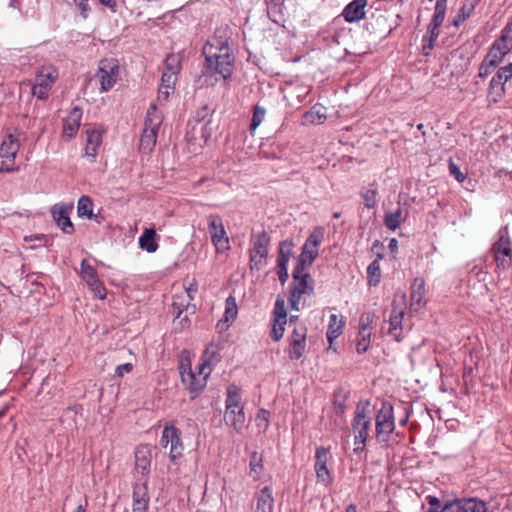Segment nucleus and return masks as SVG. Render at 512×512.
<instances>
[{"mask_svg": "<svg viewBox=\"0 0 512 512\" xmlns=\"http://www.w3.org/2000/svg\"><path fill=\"white\" fill-rule=\"evenodd\" d=\"M342 329H343L342 319H338V316L336 314H332L330 316V323H329L328 330H327V339H328L330 345L336 338H338L341 335Z\"/></svg>", "mask_w": 512, "mask_h": 512, "instance_id": "nucleus-32", "label": "nucleus"}, {"mask_svg": "<svg viewBox=\"0 0 512 512\" xmlns=\"http://www.w3.org/2000/svg\"><path fill=\"white\" fill-rule=\"evenodd\" d=\"M132 364L131 363H125L122 365L117 366L115 373L117 376L122 377L126 373H130L132 371Z\"/></svg>", "mask_w": 512, "mask_h": 512, "instance_id": "nucleus-59", "label": "nucleus"}, {"mask_svg": "<svg viewBox=\"0 0 512 512\" xmlns=\"http://www.w3.org/2000/svg\"><path fill=\"white\" fill-rule=\"evenodd\" d=\"M266 110L263 107L255 106L250 128L255 130L264 120Z\"/></svg>", "mask_w": 512, "mask_h": 512, "instance_id": "nucleus-47", "label": "nucleus"}, {"mask_svg": "<svg viewBox=\"0 0 512 512\" xmlns=\"http://www.w3.org/2000/svg\"><path fill=\"white\" fill-rule=\"evenodd\" d=\"M330 458V452L328 448L323 446L317 447L315 452V464L314 469L316 472L317 482L328 487L332 484L333 478L331 472L327 468V462Z\"/></svg>", "mask_w": 512, "mask_h": 512, "instance_id": "nucleus-15", "label": "nucleus"}, {"mask_svg": "<svg viewBox=\"0 0 512 512\" xmlns=\"http://www.w3.org/2000/svg\"><path fill=\"white\" fill-rule=\"evenodd\" d=\"M274 319L277 322H287V312L285 308V301L282 298H277L273 311Z\"/></svg>", "mask_w": 512, "mask_h": 512, "instance_id": "nucleus-42", "label": "nucleus"}, {"mask_svg": "<svg viewBox=\"0 0 512 512\" xmlns=\"http://www.w3.org/2000/svg\"><path fill=\"white\" fill-rule=\"evenodd\" d=\"M157 234L152 228L144 230L143 234L139 237V246L146 250L148 253H154L158 249L156 242Z\"/></svg>", "mask_w": 512, "mask_h": 512, "instance_id": "nucleus-27", "label": "nucleus"}, {"mask_svg": "<svg viewBox=\"0 0 512 512\" xmlns=\"http://www.w3.org/2000/svg\"><path fill=\"white\" fill-rule=\"evenodd\" d=\"M506 94L505 86L501 85H491L489 84L487 99L489 103H498L500 102Z\"/></svg>", "mask_w": 512, "mask_h": 512, "instance_id": "nucleus-39", "label": "nucleus"}, {"mask_svg": "<svg viewBox=\"0 0 512 512\" xmlns=\"http://www.w3.org/2000/svg\"><path fill=\"white\" fill-rule=\"evenodd\" d=\"M237 315V306L235 298L232 296H229L226 299V309H225V317L228 321L229 319H234Z\"/></svg>", "mask_w": 512, "mask_h": 512, "instance_id": "nucleus-50", "label": "nucleus"}, {"mask_svg": "<svg viewBox=\"0 0 512 512\" xmlns=\"http://www.w3.org/2000/svg\"><path fill=\"white\" fill-rule=\"evenodd\" d=\"M318 256V247L309 245V242L306 240L305 244L302 247V252L299 256L298 262L296 266H301L303 268H308L311 266L313 261Z\"/></svg>", "mask_w": 512, "mask_h": 512, "instance_id": "nucleus-26", "label": "nucleus"}, {"mask_svg": "<svg viewBox=\"0 0 512 512\" xmlns=\"http://www.w3.org/2000/svg\"><path fill=\"white\" fill-rule=\"evenodd\" d=\"M81 276L90 287L94 296L103 300L106 297V288L97 276L95 269L88 263L86 259L81 262Z\"/></svg>", "mask_w": 512, "mask_h": 512, "instance_id": "nucleus-16", "label": "nucleus"}, {"mask_svg": "<svg viewBox=\"0 0 512 512\" xmlns=\"http://www.w3.org/2000/svg\"><path fill=\"white\" fill-rule=\"evenodd\" d=\"M512 78V63L500 67L490 80L491 85H503Z\"/></svg>", "mask_w": 512, "mask_h": 512, "instance_id": "nucleus-33", "label": "nucleus"}, {"mask_svg": "<svg viewBox=\"0 0 512 512\" xmlns=\"http://www.w3.org/2000/svg\"><path fill=\"white\" fill-rule=\"evenodd\" d=\"M379 245L380 242L376 240L372 246V251L376 254V259L367 267V281L369 286H377L381 282L382 273L380 260L383 258L384 254L378 250Z\"/></svg>", "mask_w": 512, "mask_h": 512, "instance_id": "nucleus-17", "label": "nucleus"}, {"mask_svg": "<svg viewBox=\"0 0 512 512\" xmlns=\"http://www.w3.org/2000/svg\"><path fill=\"white\" fill-rule=\"evenodd\" d=\"M364 201L367 208H372L375 205V192L367 191L364 194Z\"/></svg>", "mask_w": 512, "mask_h": 512, "instance_id": "nucleus-60", "label": "nucleus"}, {"mask_svg": "<svg viewBox=\"0 0 512 512\" xmlns=\"http://www.w3.org/2000/svg\"><path fill=\"white\" fill-rule=\"evenodd\" d=\"M176 428L175 427H165L162 431V436H161V439H160V444L164 447V448H167L169 447L170 448V434H171V431H175Z\"/></svg>", "mask_w": 512, "mask_h": 512, "instance_id": "nucleus-56", "label": "nucleus"}, {"mask_svg": "<svg viewBox=\"0 0 512 512\" xmlns=\"http://www.w3.org/2000/svg\"><path fill=\"white\" fill-rule=\"evenodd\" d=\"M101 142L102 135L100 131L94 129L86 131L85 155L90 157L92 161L96 158L97 150Z\"/></svg>", "mask_w": 512, "mask_h": 512, "instance_id": "nucleus-24", "label": "nucleus"}, {"mask_svg": "<svg viewBox=\"0 0 512 512\" xmlns=\"http://www.w3.org/2000/svg\"><path fill=\"white\" fill-rule=\"evenodd\" d=\"M406 310V295H396L392 303V311L389 319L388 334L393 337L395 342H400L403 338L402 320Z\"/></svg>", "mask_w": 512, "mask_h": 512, "instance_id": "nucleus-12", "label": "nucleus"}, {"mask_svg": "<svg viewBox=\"0 0 512 512\" xmlns=\"http://www.w3.org/2000/svg\"><path fill=\"white\" fill-rule=\"evenodd\" d=\"M442 512H487V505L478 498H459L447 502Z\"/></svg>", "mask_w": 512, "mask_h": 512, "instance_id": "nucleus-14", "label": "nucleus"}, {"mask_svg": "<svg viewBox=\"0 0 512 512\" xmlns=\"http://www.w3.org/2000/svg\"><path fill=\"white\" fill-rule=\"evenodd\" d=\"M278 267V277L282 284H284L288 279V269L287 266H277Z\"/></svg>", "mask_w": 512, "mask_h": 512, "instance_id": "nucleus-63", "label": "nucleus"}, {"mask_svg": "<svg viewBox=\"0 0 512 512\" xmlns=\"http://www.w3.org/2000/svg\"><path fill=\"white\" fill-rule=\"evenodd\" d=\"M373 320V315L370 313H364L360 316L359 320V336L370 337V323Z\"/></svg>", "mask_w": 512, "mask_h": 512, "instance_id": "nucleus-41", "label": "nucleus"}, {"mask_svg": "<svg viewBox=\"0 0 512 512\" xmlns=\"http://www.w3.org/2000/svg\"><path fill=\"white\" fill-rule=\"evenodd\" d=\"M389 411H390V414L388 415L386 413V420H385V423H386V431H393L394 430V417L392 415L393 413V407L392 406H389Z\"/></svg>", "mask_w": 512, "mask_h": 512, "instance_id": "nucleus-62", "label": "nucleus"}, {"mask_svg": "<svg viewBox=\"0 0 512 512\" xmlns=\"http://www.w3.org/2000/svg\"><path fill=\"white\" fill-rule=\"evenodd\" d=\"M217 353L216 346L209 345L204 351L202 362L197 367L198 371L194 372L189 363L181 361L180 375L183 384L191 394V398H195L204 389L207 383V378L210 374V365Z\"/></svg>", "mask_w": 512, "mask_h": 512, "instance_id": "nucleus-2", "label": "nucleus"}, {"mask_svg": "<svg viewBox=\"0 0 512 512\" xmlns=\"http://www.w3.org/2000/svg\"><path fill=\"white\" fill-rule=\"evenodd\" d=\"M429 508L426 512H442L443 506L441 505L440 500L435 496L427 497Z\"/></svg>", "mask_w": 512, "mask_h": 512, "instance_id": "nucleus-54", "label": "nucleus"}, {"mask_svg": "<svg viewBox=\"0 0 512 512\" xmlns=\"http://www.w3.org/2000/svg\"><path fill=\"white\" fill-rule=\"evenodd\" d=\"M307 268L295 266L293 270V286L290 291L289 304L291 309L298 311L300 301L305 295L310 296L313 293L312 278L306 272Z\"/></svg>", "mask_w": 512, "mask_h": 512, "instance_id": "nucleus-4", "label": "nucleus"}, {"mask_svg": "<svg viewBox=\"0 0 512 512\" xmlns=\"http://www.w3.org/2000/svg\"><path fill=\"white\" fill-rule=\"evenodd\" d=\"M172 306L177 318L181 316L183 311H187L189 308L192 311L195 309V306H190V300L182 293L174 295Z\"/></svg>", "mask_w": 512, "mask_h": 512, "instance_id": "nucleus-35", "label": "nucleus"}, {"mask_svg": "<svg viewBox=\"0 0 512 512\" xmlns=\"http://www.w3.org/2000/svg\"><path fill=\"white\" fill-rule=\"evenodd\" d=\"M71 209L72 207L55 205L51 210L54 221L65 234H72L74 232V226L69 218Z\"/></svg>", "mask_w": 512, "mask_h": 512, "instance_id": "nucleus-18", "label": "nucleus"}, {"mask_svg": "<svg viewBox=\"0 0 512 512\" xmlns=\"http://www.w3.org/2000/svg\"><path fill=\"white\" fill-rule=\"evenodd\" d=\"M306 343H298L297 341H290L288 353L292 360H298L302 357L305 351Z\"/></svg>", "mask_w": 512, "mask_h": 512, "instance_id": "nucleus-44", "label": "nucleus"}, {"mask_svg": "<svg viewBox=\"0 0 512 512\" xmlns=\"http://www.w3.org/2000/svg\"><path fill=\"white\" fill-rule=\"evenodd\" d=\"M198 291V285L195 280H193L188 287H185V290L182 292L187 298L192 301L194 299V295Z\"/></svg>", "mask_w": 512, "mask_h": 512, "instance_id": "nucleus-57", "label": "nucleus"}, {"mask_svg": "<svg viewBox=\"0 0 512 512\" xmlns=\"http://www.w3.org/2000/svg\"><path fill=\"white\" fill-rule=\"evenodd\" d=\"M325 119L324 107L321 105H314L303 115V122L305 124H321Z\"/></svg>", "mask_w": 512, "mask_h": 512, "instance_id": "nucleus-31", "label": "nucleus"}, {"mask_svg": "<svg viewBox=\"0 0 512 512\" xmlns=\"http://www.w3.org/2000/svg\"><path fill=\"white\" fill-rule=\"evenodd\" d=\"M495 69H496V67H494L492 64L488 63L485 59H483V61L481 62L480 66H479L478 76L481 78L487 77Z\"/></svg>", "mask_w": 512, "mask_h": 512, "instance_id": "nucleus-55", "label": "nucleus"}, {"mask_svg": "<svg viewBox=\"0 0 512 512\" xmlns=\"http://www.w3.org/2000/svg\"><path fill=\"white\" fill-rule=\"evenodd\" d=\"M224 420L227 425L232 426L237 432H241L245 427V414L241 396L239 388L235 385H230L227 389Z\"/></svg>", "mask_w": 512, "mask_h": 512, "instance_id": "nucleus-3", "label": "nucleus"}, {"mask_svg": "<svg viewBox=\"0 0 512 512\" xmlns=\"http://www.w3.org/2000/svg\"><path fill=\"white\" fill-rule=\"evenodd\" d=\"M404 219L402 210L398 207L394 212L386 214V228L395 230Z\"/></svg>", "mask_w": 512, "mask_h": 512, "instance_id": "nucleus-40", "label": "nucleus"}, {"mask_svg": "<svg viewBox=\"0 0 512 512\" xmlns=\"http://www.w3.org/2000/svg\"><path fill=\"white\" fill-rule=\"evenodd\" d=\"M88 0H74V2L77 4V6L79 7L80 11H81V14L84 18L87 17V13L89 12L90 8H89V5L87 3Z\"/></svg>", "mask_w": 512, "mask_h": 512, "instance_id": "nucleus-61", "label": "nucleus"}, {"mask_svg": "<svg viewBox=\"0 0 512 512\" xmlns=\"http://www.w3.org/2000/svg\"><path fill=\"white\" fill-rule=\"evenodd\" d=\"M292 252V243L282 241L279 245V253L277 257V266H287Z\"/></svg>", "mask_w": 512, "mask_h": 512, "instance_id": "nucleus-38", "label": "nucleus"}, {"mask_svg": "<svg viewBox=\"0 0 512 512\" xmlns=\"http://www.w3.org/2000/svg\"><path fill=\"white\" fill-rule=\"evenodd\" d=\"M229 39V29L221 27L216 29L203 47L207 72L217 73L224 80L231 77L234 68V56L230 51Z\"/></svg>", "mask_w": 512, "mask_h": 512, "instance_id": "nucleus-1", "label": "nucleus"}, {"mask_svg": "<svg viewBox=\"0 0 512 512\" xmlns=\"http://www.w3.org/2000/svg\"><path fill=\"white\" fill-rule=\"evenodd\" d=\"M96 77L99 80L101 92L111 90L119 77L118 60L114 58L102 59L99 62Z\"/></svg>", "mask_w": 512, "mask_h": 512, "instance_id": "nucleus-10", "label": "nucleus"}, {"mask_svg": "<svg viewBox=\"0 0 512 512\" xmlns=\"http://www.w3.org/2000/svg\"><path fill=\"white\" fill-rule=\"evenodd\" d=\"M307 329L304 326L295 327L290 336V341H297L298 343H306Z\"/></svg>", "mask_w": 512, "mask_h": 512, "instance_id": "nucleus-51", "label": "nucleus"}, {"mask_svg": "<svg viewBox=\"0 0 512 512\" xmlns=\"http://www.w3.org/2000/svg\"><path fill=\"white\" fill-rule=\"evenodd\" d=\"M180 57L177 54H170L165 59V71L166 72H175L178 74L180 70Z\"/></svg>", "mask_w": 512, "mask_h": 512, "instance_id": "nucleus-45", "label": "nucleus"}, {"mask_svg": "<svg viewBox=\"0 0 512 512\" xmlns=\"http://www.w3.org/2000/svg\"><path fill=\"white\" fill-rule=\"evenodd\" d=\"M249 466L250 475L253 477V479H259L263 470L262 456L257 452H253L250 456Z\"/></svg>", "mask_w": 512, "mask_h": 512, "instance_id": "nucleus-37", "label": "nucleus"}, {"mask_svg": "<svg viewBox=\"0 0 512 512\" xmlns=\"http://www.w3.org/2000/svg\"><path fill=\"white\" fill-rule=\"evenodd\" d=\"M273 497L269 487L261 489L256 504V512H272L273 511Z\"/></svg>", "mask_w": 512, "mask_h": 512, "instance_id": "nucleus-28", "label": "nucleus"}, {"mask_svg": "<svg viewBox=\"0 0 512 512\" xmlns=\"http://www.w3.org/2000/svg\"><path fill=\"white\" fill-rule=\"evenodd\" d=\"M499 48H506L505 52L509 53L512 50V20L501 30L500 36L492 43Z\"/></svg>", "mask_w": 512, "mask_h": 512, "instance_id": "nucleus-29", "label": "nucleus"}, {"mask_svg": "<svg viewBox=\"0 0 512 512\" xmlns=\"http://www.w3.org/2000/svg\"><path fill=\"white\" fill-rule=\"evenodd\" d=\"M58 70L52 65L42 66L35 77L32 93L38 99H46L49 92L58 79Z\"/></svg>", "mask_w": 512, "mask_h": 512, "instance_id": "nucleus-8", "label": "nucleus"}, {"mask_svg": "<svg viewBox=\"0 0 512 512\" xmlns=\"http://www.w3.org/2000/svg\"><path fill=\"white\" fill-rule=\"evenodd\" d=\"M491 252L497 269L505 271L512 268V245L507 231L499 232V238L492 245Z\"/></svg>", "mask_w": 512, "mask_h": 512, "instance_id": "nucleus-9", "label": "nucleus"}, {"mask_svg": "<svg viewBox=\"0 0 512 512\" xmlns=\"http://www.w3.org/2000/svg\"><path fill=\"white\" fill-rule=\"evenodd\" d=\"M424 296H425V281L423 278L416 277L414 278L411 285V306L418 309L424 304Z\"/></svg>", "mask_w": 512, "mask_h": 512, "instance_id": "nucleus-25", "label": "nucleus"}, {"mask_svg": "<svg viewBox=\"0 0 512 512\" xmlns=\"http://www.w3.org/2000/svg\"><path fill=\"white\" fill-rule=\"evenodd\" d=\"M177 81V74L175 72H166L164 71L161 77V87L174 89L175 83Z\"/></svg>", "mask_w": 512, "mask_h": 512, "instance_id": "nucleus-49", "label": "nucleus"}, {"mask_svg": "<svg viewBox=\"0 0 512 512\" xmlns=\"http://www.w3.org/2000/svg\"><path fill=\"white\" fill-rule=\"evenodd\" d=\"M162 123V115L155 104H152L147 111L144 129L140 139V150L149 153L156 145L159 127Z\"/></svg>", "mask_w": 512, "mask_h": 512, "instance_id": "nucleus-5", "label": "nucleus"}, {"mask_svg": "<svg viewBox=\"0 0 512 512\" xmlns=\"http://www.w3.org/2000/svg\"><path fill=\"white\" fill-rule=\"evenodd\" d=\"M149 504L148 489L145 483L136 484L133 488L132 512H147Z\"/></svg>", "mask_w": 512, "mask_h": 512, "instance_id": "nucleus-21", "label": "nucleus"}, {"mask_svg": "<svg viewBox=\"0 0 512 512\" xmlns=\"http://www.w3.org/2000/svg\"><path fill=\"white\" fill-rule=\"evenodd\" d=\"M269 243L270 237L265 231L252 234V247L249 250V266L251 270L259 271L266 266Z\"/></svg>", "mask_w": 512, "mask_h": 512, "instance_id": "nucleus-7", "label": "nucleus"}, {"mask_svg": "<svg viewBox=\"0 0 512 512\" xmlns=\"http://www.w3.org/2000/svg\"><path fill=\"white\" fill-rule=\"evenodd\" d=\"M208 232L211 242L217 252H225L230 249L229 238L224 228L222 218L217 214H211L207 217Z\"/></svg>", "mask_w": 512, "mask_h": 512, "instance_id": "nucleus-13", "label": "nucleus"}, {"mask_svg": "<svg viewBox=\"0 0 512 512\" xmlns=\"http://www.w3.org/2000/svg\"><path fill=\"white\" fill-rule=\"evenodd\" d=\"M324 240V230L321 227H316L313 232L308 237L307 241L309 242V245L312 244V246H316L319 248L321 243Z\"/></svg>", "mask_w": 512, "mask_h": 512, "instance_id": "nucleus-48", "label": "nucleus"}, {"mask_svg": "<svg viewBox=\"0 0 512 512\" xmlns=\"http://www.w3.org/2000/svg\"><path fill=\"white\" fill-rule=\"evenodd\" d=\"M473 10H474V5L462 6L460 8L459 12L457 13V15L453 19V25L455 27L460 26L471 15Z\"/></svg>", "mask_w": 512, "mask_h": 512, "instance_id": "nucleus-46", "label": "nucleus"}, {"mask_svg": "<svg viewBox=\"0 0 512 512\" xmlns=\"http://www.w3.org/2000/svg\"><path fill=\"white\" fill-rule=\"evenodd\" d=\"M449 173L458 182H463L466 179V175L461 172L459 166L456 163H454L452 160L449 161Z\"/></svg>", "mask_w": 512, "mask_h": 512, "instance_id": "nucleus-53", "label": "nucleus"}, {"mask_svg": "<svg viewBox=\"0 0 512 512\" xmlns=\"http://www.w3.org/2000/svg\"><path fill=\"white\" fill-rule=\"evenodd\" d=\"M286 323L287 322H277L276 320H273V327L270 336L274 341H279L283 337L285 330L284 325Z\"/></svg>", "mask_w": 512, "mask_h": 512, "instance_id": "nucleus-52", "label": "nucleus"}, {"mask_svg": "<svg viewBox=\"0 0 512 512\" xmlns=\"http://www.w3.org/2000/svg\"><path fill=\"white\" fill-rule=\"evenodd\" d=\"M151 463V450L147 445H141L135 450V466L136 469L145 474L149 471Z\"/></svg>", "mask_w": 512, "mask_h": 512, "instance_id": "nucleus-23", "label": "nucleus"}, {"mask_svg": "<svg viewBox=\"0 0 512 512\" xmlns=\"http://www.w3.org/2000/svg\"><path fill=\"white\" fill-rule=\"evenodd\" d=\"M370 337H363L358 335L356 349L359 353L366 352L369 346Z\"/></svg>", "mask_w": 512, "mask_h": 512, "instance_id": "nucleus-58", "label": "nucleus"}, {"mask_svg": "<svg viewBox=\"0 0 512 512\" xmlns=\"http://www.w3.org/2000/svg\"><path fill=\"white\" fill-rule=\"evenodd\" d=\"M446 9L447 0H436L434 14L432 16L430 24L427 27V32L422 39V49L424 55L430 54V51L434 47L435 41L440 35V27L442 26L443 21L445 19Z\"/></svg>", "mask_w": 512, "mask_h": 512, "instance_id": "nucleus-6", "label": "nucleus"}, {"mask_svg": "<svg viewBox=\"0 0 512 512\" xmlns=\"http://www.w3.org/2000/svg\"><path fill=\"white\" fill-rule=\"evenodd\" d=\"M505 49L499 48L498 46L491 45L488 53L484 57V59L492 64L494 67H498L504 60L505 56L508 54L504 51Z\"/></svg>", "mask_w": 512, "mask_h": 512, "instance_id": "nucleus-34", "label": "nucleus"}, {"mask_svg": "<svg viewBox=\"0 0 512 512\" xmlns=\"http://www.w3.org/2000/svg\"><path fill=\"white\" fill-rule=\"evenodd\" d=\"M270 413L265 409H260L256 415L255 422L259 432H265L269 427Z\"/></svg>", "mask_w": 512, "mask_h": 512, "instance_id": "nucleus-43", "label": "nucleus"}, {"mask_svg": "<svg viewBox=\"0 0 512 512\" xmlns=\"http://www.w3.org/2000/svg\"><path fill=\"white\" fill-rule=\"evenodd\" d=\"M20 144L12 134L7 135L0 145V172H15L18 167L15 165V158Z\"/></svg>", "mask_w": 512, "mask_h": 512, "instance_id": "nucleus-11", "label": "nucleus"}, {"mask_svg": "<svg viewBox=\"0 0 512 512\" xmlns=\"http://www.w3.org/2000/svg\"><path fill=\"white\" fill-rule=\"evenodd\" d=\"M78 216L91 219L93 217V203L88 196H82L77 205Z\"/></svg>", "mask_w": 512, "mask_h": 512, "instance_id": "nucleus-36", "label": "nucleus"}, {"mask_svg": "<svg viewBox=\"0 0 512 512\" xmlns=\"http://www.w3.org/2000/svg\"><path fill=\"white\" fill-rule=\"evenodd\" d=\"M365 6L366 0H354L345 7L342 15L347 22L359 21L365 15Z\"/></svg>", "mask_w": 512, "mask_h": 512, "instance_id": "nucleus-22", "label": "nucleus"}, {"mask_svg": "<svg viewBox=\"0 0 512 512\" xmlns=\"http://www.w3.org/2000/svg\"><path fill=\"white\" fill-rule=\"evenodd\" d=\"M171 91H173V89L160 86L158 90V99L166 101L169 98Z\"/></svg>", "mask_w": 512, "mask_h": 512, "instance_id": "nucleus-64", "label": "nucleus"}, {"mask_svg": "<svg viewBox=\"0 0 512 512\" xmlns=\"http://www.w3.org/2000/svg\"><path fill=\"white\" fill-rule=\"evenodd\" d=\"M180 435L181 433L177 428L175 431H171L170 434L169 456L172 461H175L183 454L184 446Z\"/></svg>", "mask_w": 512, "mask_h": 512, "instance_id": "nucleus-30", "label": "nucleus"}, {"mask_svg": "<svg viewBox=\"0 0 512 512\" xmlns=\"http://www.w3.org/2000/svg\"><path fill=\"white\" fill-rule=\"evenodd\" d=\"M370 425V421L368 419V416L365 413L364 409H360V407H357L356 416L353 422V430L355 433V440L356 442L359 441L361 443H364L367 436H368V428Z\"/></svg>", "mask_w": 512, "mask_h": 512, "instance_id": "nucleus-20", "label": "nucleus"}, {"mask_svg": "<svg viewBox=\"0 0 512 512\" xmlns=\"http://www.w3.org/2000/svg\"><path fill=\"white\" fill-rule=\"evenodd\" d=\"M81 119L82 110L78 107H74L65 119L63 126V138L71 140L76 135L80 127Z\"/></svg>", "mask_w": 512, "mask_h": 512, "instance_id": "nucleus-19", "label": "nucleus"}]
</instances>
